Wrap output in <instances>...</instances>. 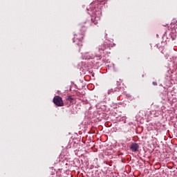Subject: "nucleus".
<instances>
[{"label":"nucleus","mask_w":177,"mask_h":177,"mask_svg":"<svg viewBox=\"0 0 177 177\" xmlns=\"http://www.w3.org/2000/svg\"><path fill=\"white\" fill-rule=\"evenodd\" d=\"M93 23H94V24H97V22H96V21H93Z\"/></svg>","instance_id":"7"},{"label":"nucleus","mask_w":177,"mask_h":177,"mask_svg":"<svg viewBox=\"0 0 177 177\" xmlns=\"http://www.w3.org/2000/svg\"><path fill=\"white\" fill-rule=\"evenodd\" d=\"M83 39H84V36L82 35H78L74 37L73 42H75L76 45H78V46H82Z\"/></svg>","instance_id":"2"},{"label":"nucleus","mask_w":177,"mask_h":177,"mask_svg":"<svg viewBox=\"0 0 177 177\" xmlns=\"http://www.w3.org/2000/svg\"><path fill=\"white\" fill-rule=\"evenodd\" d=\"M130 149L131 151H137L139 149V144L133 142L130 145Z\"/></svg>","instance_id":"3"},{"label":"nucleus","mask_w":177,"mask_h":177,"mask_svg":"<svg viewBox=\"0 0 177 177\" xmlns=\"http://www.w3.org/2000/svg\"><path fill=\"white\" fill-rule=\"evenodd\" d=\"M105 49H106V44H104L103 46H100L98 48L99 52H100V51L103 52V50H104Z\"/></svg>","instance_id":"4"},{"label":"nucleus","mask_w":177,"mask_h":177,"mask_svg":"<svg viewBox=\"0 0 177 177\" xmlns=\"http://www.w3.org/2000/svg\"><path fill=\"white\" fill-rule=\"evenodd\" d=\"M53 102L55 106H58V107H63L64 106V102H63V99L60 96H55Z\"/></svg>","instance_id":"1"},{"label":"nucleus","mask_w":177,"mask_h":177,"mask_svg":"<svg viewBox=\"0 0 177 177\" xmlns=\"http://www.w3.org/2000/svg\"><path fill=\"white\" fill-rule=\"evenodd\" d=\"M66 100L68 102H70V103H73V101L74 100V98H73V96L70 95L68 97H66Z\"/></svg>","instance_id":"5"},{"label":"nucleus","mask_w":177,"mask_h":177,"mask_svg":"<svg viewBox=\"0 0 177 177\" xmlns=\"http://www.w3.org/2000/svg\"><path fill=\"white\" fill-rule=\"evenodd\" d=\"M153 85H154V86H157V85H158V84H157V82H153Z\"/></svg>","instance_id":"6"}]
</instances>
